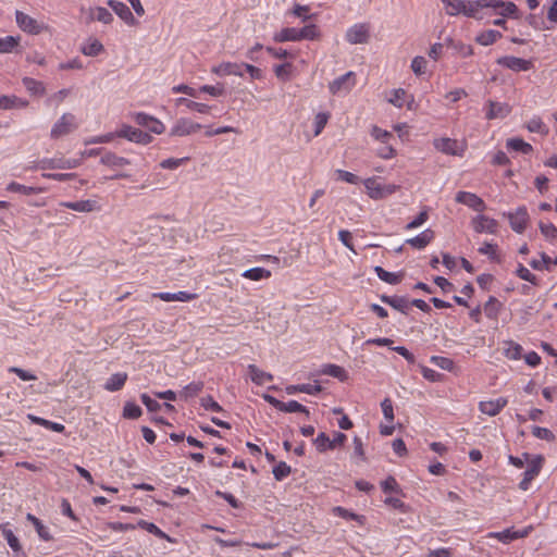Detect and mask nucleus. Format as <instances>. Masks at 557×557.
Returning <instances> with one entry per match:
<instances>
[{
  "mask_svg": "<svg viewBox=\"0 0 557 557\" xmlns=\"http://www.w3.org/2000/svg\"><path fill=\"white\" fill-rule=\"evenodd\" d=\"M363 185L370 198L374 200L386 198L399 188L396 184H384L379 177H370L363 181Z\"/></svg>",
  "mask_w": 557,
  "mask_h": 557,
  "instance_id": "f257e3e1",
  "label": "nucleus"
},
{
  "mask_svg": "<svg viewBox=\"0 0 557 557\" xmlns=\"http://www.w3.org/2000/svg\"><path fill=\"white\" fill-rule=\"evenodd\" d=\"M15 22L24 33L30 35H38L47 29V26L42 22L37 21L20 10L15 11Z\"/></svg>",
  "mask_w": 557,
  "mask_h": 557,
  "instance_id": "f03ea898",
  "label": "nucleus"
},
{
  "mask_svg": "<svg viewBox=\"0 0 557 557\" xmlns=\"http://www.w3.org/2000/svg\"><path fill=\"white\" fill-rule=\"evenodd\" d=\"M356 85V74L352 71L341 75L329 84V90L332 95H346Z\"/></svg>",
  "mask_w": 557,
  "mask_h": 557,
  "instance_id": "7ed1b4c3",
  "label": "nucleus"
},
{
  "mask_svg": "<svg viewBox=\"0 0 557 557\" xmlns=\"http://www.w3.org/2000/svg\"><path fill=\"white\" fill-rule=\"evenodd\" d=\"M532 531L533 525H527L520 530H516L515 528H508L499 532H491L488 534V537L496 539L504 544H509L512 541L529 536Z\"/></svg>",
  "mask_w": 557,
  "mask_h": 557,
  "instance_id": "20e7f679",
  "label": "nucleus"
},
{
  "mask_svg": "<svg viewBox=\"0 0 557 557\" xmlns=\"http://www.w3.org/2000/svg\"><path fill=\"white\" fill-rule=\"evenodd\" d=\"M77 127L75 115L72 113H64L52 126L50 136L51 138H60L70 134Z\"/></svg>",
  "mask_w": 557,
  "mask_h": 557,
  "instance_id": "39448f33",
  "label": "nucleus"
},
{
  "mask_svg": "<svg viewBox=\"0 0 557 557\" xmlns=\"http://www.w3.org/2000/svg\"><path fill=\"white\" fill-rule=\"evenodd\" d=\"M543 463L544 457L542 455H537L530 460L527 470L523 472V479L519 483L520 490H529L531 482L540 474Z\"/></svg>",
  "mask_w": 557,
  "mask_h": 557,
  "instance_id": "423d86ee",
  "label": "nucleus"
},
{
  "mask_svg": "<svg viewBox=\"0 0 557 557\" xmlns=\"http://www.w3.org/2000/svg\"><path fill=\"white\" fill-rule=\"evenodd\" d=\"M446 8V13L450 16L463 14L467 17H475L472 1L466 0H442Z\"/></svg>",
  "mask_w": 557,
  "mask_h": 557,
  "instance_id": "0eeeda50",
  "label": "nucleus"
},
{
  "mask_svg": "<svg viewBox=\"0 0 557 557\" xmlns=\"http://www.w3.org/2000/svg\"><path fill=\"white\" fill-rule=\"evenodd\" d=\"M81 165V159L44 158L37 162L40 170L47 169H75Z\"/></svg>",
  "mask_w": 557,
  "mask_h": 557,
  "instance_id": "6e6552de",
  "label": "nucleus"
},
{
  "mask_svg": "<svg viewBox=\"0 0 557 557\" xmlns=\"http://www.w3.org/2000/svg\"><path fill=\"white\" fill-rule=\"evenodd\" d=\"M370 37V27L364 23H357L349 27L346 32L345 39L351 44H366Z\"/></svg>",
  "mask_w": 557,
  "mask_h": 557,
  "instance_id": "1a4fd4ad",
  "label": "nucleus"
},
{
  "mask_svg": "<svg viewBox=\"0 0 557 557\" xmlns=\"http://www.w3.org/2000/svg\"><path fill=\"white\" fill-rule=\"evenodd\" d=\"M202 127L201 124L196 123L187 117H181L176 120V122L173 124L170 131L171 136H188L191 134H195Z\"/></svg>",
  "mask_w": 557,
  "mask_h": 557,
  "instance_id": "9d476101",
  "label": "nucleus"
},
{
  "mask_svg": "<svg viewBox=\"0 0 557 557\" xmlns=\"http://www.w3.org/2000/svg\"><path fill=\"white\" fill-rule=\"evenodd\" d=\"M116 135L119 137L126 138L129 141L141 145H148L152 140L151 135L129 125H123L121 129L116 133Z\"/></svg>",
  "mask_w": 557,
  "mask_h": 557,
  "instance_id": "9b49d317",
  "label": "nucleus"
},
{
  "mask_svg": "<svg viewBox=\"0 0 557 557\" xmlns=\"http://www.w3.org/2000/svg\"><path fill=\"white\" fill-rule=\"evenodd\" d=\"M496 63L513 72H527L533 67L531 60H525L512 55L500 57L497 59Z\"/></svg>",
  "mask_w": 557,
  "mask_h": 557,
  "instance_id": "f8f14e48",
  "label": "nucleus"
},
{
  "mask_svg": "<svg viewBox=\"0 0 557 557\" xmlns=\"http://www.w3.org/2000/svg\"><path fill=\"white\" fill-rule=\"evenodd\" d=\"M134 121L138 125H140L143 127H146L151 133H154V134H158V135L162 134L164 132V129H165V126H164V124L161 121H159L154 116L149 115V114L144 113V112L135 113Z\"/></svg>",
  "mask_w": 557,
  "mask_h": 557,
  "instance_id": "ddd939ff",
  "label": "nucleus"
},
{
  "mask_svg": "<svg viewBox=\"0 0 557 557\" xmlns=\"http://www.w3.org/2000/svg\"><path fill=\"white\" fill-rule=\"evenodd\" d=\"M507 218L515 232L522 233L527 228L529 214L524 206L517 208L515 212H509Z\"/></svg>",
  "mask_w": 557,
  "mask_h": 557,
  "instance_id": "4468645a",
  "label": "nucleus"
},
{
  "mask_svg": "<svg viewBox=\"0 0 557 557\" xmlns=\"http://www.w3.org/2000/svg\"><path fill=\"white\" fill-rule=\"evenodd\" d=\"M456 201L478 212H482L486 208L485 202L479 196L469 191H458Z\"/></svg>",
  "mask_w": 557,
  "mask_h": 557,
  "instance_id": "2eb2a0df",
  "label": "nucleus"
},
{
  "mask_svg": "<svg viewBox=\"0 0 557 557\" xmlns=\"http://www.w3.org/2000/svg\"><path fill=\"white\" fill-rule=\"evenodd\" d=\"M472 226L476 233L495 234L498 223L494 219L480 214L472 219Z\"/></svg>",
  "mask_w": 557,
  "mask_h": 557,
  "instance_id": "dca6fc26",
  "label": "nucleus"
},
{
  "mask_svg": "<svg viewBox=\"0 0 557 557\" xmlns=\"http://www.w3.org/2000/svg\"><path fill=\"white\" fill-rule=\"evenodd\" d=\"M508 404V400L504 397H499L493 400L480 401L479 410L490 417L498 414Z\"/></svg>",
  "mask_w": 557,
  "mask_h": 557,
  "instance_id": "f3484780",
  "label": "nucleus"
},
{
  "mask_svg": "<svg viewBox=\"0 0 557 557\" xmlns=\"http://www.w3.org/2000/svg\"><path fill=\"white\" fill-rule=\"evenodd\" d=\"M244 63H233V62H222L216 66L212 67V73L219 75V76H228V75H235L243 77Z\"/></svg>",
  "mask_w": 557,
  "mask_h": 557,
  "instance_id": "a211bd4d",
  "label": "nucleus"
},
{
  "mask_svg": "<svg viewBox=\"0 0 557 557\" xmlns=\"http://www.w3.org/2000/svg\"><path fill=\"white\" fill-rule=\"evenodd\" d=\"M380 300L404 314H407L410 309V301L406 296H388L383 294L380 296Z\"/></svg>",
  "mask_w": 557,
  "mask_h": 557,
  "instance_id": "6ab92c4d",
  "label": "nucleus"
},
{
  "mask_svg": "<svg viewBox=\"0 0 557 557\" xmlns=\"http://www.w3.org/2000/svg\"><path fill=\"white\" fill-rule=\"evenodd\" d=\"M107 3L126 24L133 25L135 23V17L125 3L117 0H109Z\"/></svg>",
  "mask_w": 557,
  "mask_h": 557,
  "instance_id": "aec40b11",
  "label": "nucleus"
},
{
  "mask_svg": "<svg viewBox=\"0 0 557 557\" xmlns=\"http://www.w3.org/2000/svg\"><path fill=\"white\" fill-rule=\"evenodd\" d=\"M487 106L485 115L487 120L504 119L510 113V107L507 103L490 100Z\"/></svg>",
  "mask_w": 557,
  "mask_h": 557,
  "instance_id": "412c9836",
  "label": "nucleus"
},
{
  "mask_svg": "<svg viewBox=\"0 0 557 557\" xmlns=\"http://www.w3.org/2000/svg\"><path fill=\"white\" fill-rule=\"evenodd\" d=\"M60 206L77 212H91L97 209V201L95 200H78V201H62Z\"/></svg>",
  "mask_w": 557,
  "mask_h": 557,
  "instance_id": "4be33fe9",
  "label": "nucleus"
},
{
  "mask_svg": "<svg viewBox=\"0 0 557 557\" xmlns=\"http://www.w3.org/2000/svg\"><path fill=\"white\" fill-rule=\"evenodd\" d=\"M433 238L434 232L426 228L417 236L407 239L406 243L416 249H423L432 242Z\"/></svg>",
  "mask_w": 557,
  "mask_h": 557,
  "instance_id": "5701e85b",
  "label": "nucleus"
},
{
  "mask_svg": "<svg viewBox=\"0 0 557 557\" xmlns=\"http://www.w3.org/2000/svg\"><path fill=\"white\" fill-rule=\"evenodd\" d=\"M154 296L163 301H166V302H170V301L186 302V301H190L197 297L196 294H191V293L183 292V290L177 292V293L162 292V293L154 294Z\"/></svg>",
  "mask_w": 557,
  "mask_h": 557,
  "instance_id": "b1692460",
  "label": "nucleus"
},
{
  "mask_svg": "<svg viewBox=\"0 0 557 557\" xmlns=\"http://www.w3.org/2000/svg\"><path fill=\"white\" fill-rule=\"evenodd\" d=\"M374 272L381 281L391 285L399 284L404 277L403 272H388L380 265L374 267Z\"/></svg>",
  "mask_w": 557,
  "mask_h": 557,
  "instance_id": "393cba45",
  "label": "nucleus"
},
{
  "mask_svg": "<svg viewBox=\"0 0 557 557\" xmlns=\"http://www.w3.org/2000/svg\"><path fill=\"white\" fill-rule=\"evenodd\" d=\"M100 162L103 165L110 166L112 169L123 168L129 164V160L126 158L120 157L113 152L106 151L100 159Z\"/></svg>",
  "mask_w": 557,
  "mask_h": 557,
  "instance_id": "a878e982",
  "label": "nucleus"
},
{
  "mask_svg": "<svg viewBox=\"0 0 557 557\" xmlns=\"http://www.w3.org/2000/svg\"><path fill=\"white\" fill-rule=\"evenodd\" d=\"M322 391V387L320 384H297V385H289L286 387V393L288 395H294L296 393H305L308 395H318Z\"/></svg>",
  "mask_w": 557,
  "mask_h": 557,
  "instance_id": "bb28decb",
  "label": "nucleus"
},
{
  "mask_svg": "<svg viewBox=\"0 0 557 557\" xmlns=\"http://www.w3.org/2000/svg\"><path fill=\"white\" fill-rule=\"evenodd\" d=\"M248 371L251 381L257 385H263L273 381V375L271 373L260 370L256 364H249Z\"/></svg>",
  "mask_w": 557,
  "mask_h": 557,
  "instance_id": "cd10ccee",
  "label": "nucleus"
},
{
  "mask_svg": "<svg viewBox=\"0 0 557 557\" xmlns=\"http://www.w3.org/2000/svg\"><path fill=\"white\" fill-rule=\"evenodd\" d=\"M127 380L125 372H117L112 374L104 383V388L109 392L120 391Z\"/></svg>",
  "mask_w": 557,
  "mask_h": 557,
  "instance_id": "c85d7f7f",
  "label": "nucleus"
},
{
  "mask_svg": "<svg viewBox=\"0 0 557 557\" xmlns=\"http://www.w3.org/2000/svg\"><path fill=\"white\" fill-rule=\"evenodd\" d=\"M502 33L495 29H487L482 33H480L475 37V41L481 46H490L496 42L498 39L502 38Z\"/></svg>",
  "mask_w": 557,
  "mask_h": 557,
  "instance_id": "c756f323",
  "label": "nucleus"
},
{
  "mask_svg": "<svg viewBox=\"0 0 557 557\" xmlns=\"http://www.w3.org/2000/svg\"><path fill=\"white\" fill-rule=\"evenodd\" d=\"M22 83L26 90L33 96H42L46 91L42 82L37 81L35 78L24 77Z\"/></svg>",
  "mask_w": 557,
  "mask_h": 557,
  "instance_id": "7c9ffc66",
  "label": "nucleus"
},
{
  "mask_svg": "<svg viewBox=\"0 0 557 557\" xmlns=\"http://www.w3.org/2000/svg\"><path fill=\"white\" fill-rule=\"evenodd\" d=\"M7 190L11 191V193H18V194H22V195L30 196V195H36V194L42 193L44 188L33 187V186H25V185H22L20 183H16V182H11L7 186Z\"/></svg>",
  "mask_w": 557,
  "mask_h": 557,
  "instance_id": "2f4dec72",
  "label": "nucleus"
},
{
  "mask_svg": "<svg viewBox=\"0 0 557 557\" xmlns=\"http://www.w3.org/2000/svg\"><path fill=\"white\" fill-rule=\"evenodd\" d=\"M176 106H185L187 109L197 111L202 114L209 113L211 109V107L206 103L196 102L184 97L176 99Z\"/></svg>",
  "mask_w": 557,
  "mask_h": 557,
  "instance_id": "473e14b6",
  "label": "nucleus"
},
{
  "mask_svg": "<svg viewBox=\"0 0 557 557\" xmlns=\"http://www.w3.org/2000/svg\"><path fill=\"white\" fill-rule=\"evenodd\" d=\"M274 40L277 42L284 41H299V33L296 27H286L274 35Z\"/></svg>",
  "mask_w": 557,
  "mask_h": 557,
  "instance_id": "72a5a7b5",
  "label": "nucleus"
},
{
  "mask_svg": "<svg viewBox=\"0 0 557 557\" xmlns=\"http://www.w3.org/2000/svg\"><path fill=\"white\" fill-rule=\"evenodd\" d=\"M20 36L0 37V53H12L20 45Z\"/></svg>",
  "mask_w": 557,
  "mask_h": 557,
  "instance_id": "f704fd0d",
  "label": "nucleus"
},
{
  "mask_svg": "<svg viewBox=\"0 0 557 557\" xmlns=\"http://www.w3.org/2000/svg\"><path fill=\"white\" fill-rule=\"evenodd\" d=\"M495 12L503 17L518 18L519 10L513 2L500 0L499 8Z\"/></svg>",
  "mask_w": 557,
  "mask_h": 557,
  "instance_id": "c9c22d12",
  "label": "nucleus"
},
{
  "mask_svg": "<svg viewBox=\"0 0 557 557\" xmlns=\"http://www.w3.org/2000/svg\"><path fill=\"white\" fill-rule=\"evenodd\" d=\"M137 527L143 530H146L147 532L153 534L154 536H157L159 539L172 541L171 537L166 533H164L159 527H157L152 522H148L146 520H139L137 522Z\"/></svg>",
  "mask_w": 557,
  "mask_h": 557,
  "instance_id": "e433bc0d",
  "label": "nucleus"
},
{
  "mask_svg": "<svg viewBox=\"0 0 557 557\" xmlns=\"http://www.w3.org/2000/svg\"><path fill=\"white\" fill-rule=\"evenodd\" d=\"M333 513L337 517H341L343 519H346V520H355L357 521L359 524H364V521H366V517L364 516H361V515H358V513H355L352 511H349L348 509L344 508V507H341V506H336L333 508Z\"/></svg>",
  "mask_w": 557,
  "mask_h": 557,
  "instance_id": "4c0bfd02",
  "label": "nucleus"
},
{
  "mask_svg": "<svg viewBox=\"0 0 557 557\" xmlns=\"http://www.w3.org/2000/svg\"><path fill=\"white\" fill-rule=\"evenodd\" d=\"M506 145L508 149L521 152L523 154H529L533 150L532 146L521 138H510L507 140Z\"/></svg>",
  "mask_w": 557,
  "mask_h": 557,
  "instance_id": "58836bf2",
  "label": "nucleus"
},
{
  "mask_svg": "<svg viewBox=\"0 0 557 557\" xmlns=\"http://www.w3.org/2000/svg\"><path fill=\"white\" fill-rule=\"evenodd\" d=\"M500 307L502 304L499 302V300L496 297L491 296L488 300L484 304L483 311L488 319H496Z\"/></svg>",
  "mask_w": 557,
  "mask_h": 557,
  "instance_id": "ea45409f",
  "label": "nucleus"
},
{
  "mask_svg": "<svg viewBox=\"0 0 557 557\" xmlns=\"http://www.w3.org/2000/svg\"><path fill=\"white\" fill-rule=\"evenodd\" d=\"M243 276L252 281H261L271 276V272L264 268L257 267L246 270Z\"/></svg>",
  "mask_w": 557,
  "mask_h": 557,
  "instance_id": "a19ab883",
  "label": "nucleus"
},
{
  "mask_svg": "<svg viewBox=\"0 0 557 557\" xmlns=\"http://www.w3.org/2000/svg\"><path fill=\"white\" fill-rule=\"evenodd\" d=\"M435 147L447 154H456L457 141L451 138H441L435 141Z\"/></svg>",
  "mask_w": 557,
  "mask_h": 557,
  "instance_id": "79ce46f5",
  "label": "nucleus"
},
{
  "mask_svg": "<svg viewBox=\"0 0 557 557\" xmlns=\"http://www.w3.org/2000/svg\"><path fill=\"white\" fill-rule=\"evenodd\" d=\"M500 0H473V11L475 14L474 18H480L479 11L481 9H493L497 10L499 8Z\"/></svg>",
  "mask_w": 557,
  "mask_h": 557,
  "instance_id": "37998d69",
  "label": "nucleus"
},
{
  "mask_svg": "<svg viewBox=\"0 0 557 557\" xmlns=\"http://www.w3.org/2000/svg\"><path fill=\"white\" fill-rule=\"evenodd\" d=\"M91 17L103 24H110L113 21L112 13L103 7H97L91 10Z\"/></svg>",
  "mask_w": 557,
  "mask_h": 557,
  "instance_id": "c03bdc74",
  "label": "nucleus"
},
{
  "mask_svg": "<svg viewBox=\"0 0 557 557\" xmlns=\"http://www.w3.org/2000/svg\"><path fill=\"white\" fill-rule=\"evenodd\" d=\"M447 41L449 47L453 48L462 58H468L473 54L472 46L466 45L461 41H454L453 39H448Z\"/></svg>",
  "mask_w": 557,
  "mask_h": 557,
  "instance_id": "a18cd8bd",
  "label": "nucleus"
},
{
  "mask_svg": "<svg viewBox=\"0 0 557 557\" xmlns=\"http://www.w3.org/2000/svg\"><path fill=\"white\" fill-rule=\"evenodd\" d=\"M408 95L405 89L398 88L392 91V96L388 98V102L397 108H403Z\"/></svg>",
  "mask_w": 557,
  "mask_h": 557,
  "instance_id": "49530a36",
  "label": "nucleus"
},
{
  "mask_svg": "<svg viewBox=\"0 0 557 557\" xmlns=\"http://www.w3.org/2000/svg\"><path fill=\"white\" fill-rule=\"evenodd\" d=\"M322 373L333 376V377H336V379H339L341 381L346 379L345 370L337 364H331V363L325 364L322 369Z\"/></svg>",
  "mask_w": 557,
  "mask_h": 557,
  "instance_id": "de8ad7c7",
  "label": "nucleus"
},
{
  "mask_svg": "<svg viewBox=\"0 0 557 557\" xmlns=\"http://www.w3.org/2000/svg\"><path fill=\"white\" fill-rule=\"evenodd\" d=\"M527 128L532 133H539V134H547L548 133L547 126L543 123V121L539 116H533L528 122Z\"/></svg>",
  "mask_w": 557,
  "mask_h": 557,
  "instance_id": "09e8293b",
  "label": "nucleus"
},
{
  "mask_svg": "<svg viewBox=\"0 0 557 557\" xmlns=\"http://www.w3.org/2000/svg\"><path fill=\"white\" fill-rule=\"evenodd\" d=\"M283 412H301L309 416V410L304 405L299 404L296 400H289L287 403H283L281 410Z\"/></svg>",
  "mask_w": 557,
  "mask_h": 557,
  "instance_id": "8fccbe9b",
  "label": "nucleus"
},
{
  "mask_svg": "<svg viewBox=\"0 0 557 557\" xmlns=\"http://www.w3.org/2000/svg\"><path fill=\"white\" fill-rule=\"evenodd\" d=\"M141 408L135 403L127 401L123 408V417L127 419H137L141 416Z\"/></svg>",
  "mask_w": 557,
  "mask_h": 557,
  "instance_id": "3c124183",
  "label": "nucleus"
},
{
  "mask_svg": "<svg viewBox=\"0 0 557 557\" xmlns=\"http://www.w3.org/2000/svg\"><path fill=\"white\" fill-rule=\"evenodd\" d=\"M103 50L102 44L95 39L87 45L83 46L82 52L88 57H96Z\"/></svg>",
  "mask_w": 557,
  "mask_h": 557,
  "instance_id": "603ef678",
  "label": "nucleus"
},
{
  "mask_svg": "<svg viewBox=\"0 0 557 557\" xmlns=\"http://www.w3.org/2000/svg\"><path fill=\"white\" fill-rule=\"evenodd\" d=\"M273 475L275 480L283 481L285 478H287L292 468L286 462L281 461L273 468Z\"/></svg>",
  "mask_w": 557,
  "mask_h": 557,
  "instance_id": "864d4df0",
  "label": "nucleus"
},
{
  "mask_svg": "<svg viewBox=\"0 0 557 557\" xmlns=\"http://www.w3.org/2000/svg\"><path fill=\"white\" fill-rule=\"evenodd\" d=\"M318 451L323 453L327 449H333L330 437L324 433H320L313 441Z\"/></svg>",
  "mask_w": 557,
  "mask_h": 557,
  "instance_id": "5fc2aeb1",
  "label": "nucleus"
},
{
  "mask_svg": "<svg viewBox=\"0 0 557 557\" xmlns=\"http://www.w3.org/2000/svg\"><path fill=\"white\" fill-rule=\"evenodd\" d=\"M202 382H191L183 388L182 396L186 399L197 396L202 391Z\"/></svg>",
  "mask_w": 557,
  "mask_h": 557,
  "instance_id": "6e6d98bb",
  "label": "nucleus"
},
{
  "mask_svg": "<svg viewBox=\"0 0 557 557\" xmlns=\"http://www.w3.org/2000/svg\"><path fill=\"white\" fill-rule=\"evenodd\" d=\"M299 40L309 39L313 40L319 36L318 27L314 24L306 25L302 28H298Z\"/></svg>",
  "mask_w": 557,
  "mask_h": 557,
  "instance_id": "4d7b16f0",
  "label": "nucleus"
},
{
  "mask_svg": "<svg viewBox=\"0 0 557 557\" xmlns=\"http://www.w3.org/2000/svg\"><path fill=\"white\" fill-rule=\"evenodd\" d=\"M553 263V260L550 257H548L546 253H542V260H535L533 259L530 262V265L537 271L547 270L550 271V264Z\"/></svg>",
  "mask_w": 557,
  "mask_h": 557,
  "instance_id": "13d9d810",
  "label": "nucleus"
},
{
  "mask_svg": "<svg viewBox=\"0 0 557 557\" xmlns=\"http://www.w3.org/2000/svg\"><path fill=\"white\" fill-rule=\"evenodd\" d=\"M522 355V347L513 342L508 343V347L505 349V356L511 360H519Z\"/></svg>",
  "mask_w": 557,
  "mask_h": 557,
  "instance_id": "bf43d9fd",
  "label": "nucleus"
},
{
  "mask_svg": "<svg viewBox=\"0 0 557 557\" xmlns=\"http://www.w3.org/2000/svg\"><path fill=\"white\" fill-rule=\"evenodd\" d=\"M516 274L523 281L530 282L533 285H537V277L532 274L523 264L519 263Z\"/></svg>",
  "mask_w": 557,
  "mask_h": 557,
  "instance_id": "052dcab7",
  "label": "nucleus"
},
{
  "mask_svg": "<svg viewBox=\"0 0 557 557\" xmlns=\"http://www.w3.org/2000/svg\"><path fill=\"white\" fill-rule=\"evenodd\" d=\"M431 362L446 371H451L455 366L454 361L450 358L442 357V356L431 357Z\"/></svg>",
  "mask_w": 557,
  "mask_h": 557,
  "instance_id": "680f3d73",
  "label": "nucleus"
},
{
  "mask_svg": "<svg viewBox=\"0 0 557 557\" xmlns=\"http://www.w3.org/2000/svg\"><path fill=\"white\" fill-rule=\"evenodd\" d=\"M532 434L536 438L545 440L547 442H552L555 440L554 433L547 428L532 426Z\"/></svg>",
  "mask_w": 557,
  "mask_h": 557,
  "instance_id": "e2e57ef3",
  "label": "nucleus"
},
{
  "mask_svg": "<svg viewBox=\"0 0 557 557\" xmlns=\"http://www.w3.org/2000/svg\"><path fill=\"white\" fill-rule=\"evenodd\" d=\"M293 65L289 62L278 64L274 67L275 75L277 78L282 81L289 79L290 73H292Z\"/></svg>",
  "mask_w": 557,
  "mask_h": 557,
  "instance_id": "0e129e2a",
  "label": "nucleus"
},
{
  "mask_svg": "<svg viewBox=\"0 0 557 557\" xmlns=\"http://www.w3.org/2000/svg\"><path fill=\"white\" fill-rule=\"evenodd\" d=\"M329 119H330V114L325 113V112H319L315 115V119H314V135L315 136L321 134V132L325 127Z\"/></svg>",
  "mask_w": 557,
  "mask_h": 557,
  "instance_id": "69168bd1",
  "label": "nucleus"
},
{
  "mask_svg": "<svg viewBox=\"0 0 557 557\" xmlns=\"http://www.w3.org/2000/svg\"><path fill=\"white\" fill-rule=\"evenodd\" d=\"M188 161V158H169L160 162V168L165 170H175Z\"/></svg>",
  "mask_w": 557,
  "mask_h": 557,
  "instance_id": "338daca9",
  "label": "nucleus"
},
{
  "mask_svg": "<svg viewBox=\"0 0 557 557\" xmlns=\"http://www.w3.org/2000/svg\"><path fill=\"white\" fill-rule=\"evenodd\" d=\"M141 403L147 407V409L151 412H156L161 410V404L151 398L148 394L144 393L140 395Z\"/></svg>",
  "mask_w": 557,
  "mask_h": 557,
  "instance_id": "774afa93",
  "label": "nucleus"
}]
</instances>
